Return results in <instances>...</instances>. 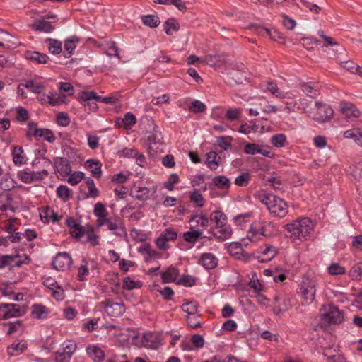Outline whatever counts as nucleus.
I'll list each match as a JSON object with an SVG mask.
<instances>
[{
    "label": "nucleus",
    "mask_w": 362,
    "mask_h": 362,
    "mask_svg": "<svg viewBox=\"0 0 362 362\" xmlns=\"http://www.w3.org/2000/svg\"><path fill=\"white\" fill-rule=\"evenodd\" d=\"M290 238L301 239L306 238L313 230L314 226L309 218H303L288 223L284 226Z\"/></svg>",
    "instance_id": "7ed1b4c3"
},
{
    "label": "nucleus",
    "mask_w": 362,
    "mask_h": 362,
    "mask_svg": "<svg viewBox=\"0 0 362 362\" xmlns=\"http://www.w3.org/2000/svg\"><path fill=\"white\" fill-rule=\"evenodd\" d=\"M32 28L37 31L50 32L54 29L52 23L45 19L35 21Z\"/></svg>",
    "instance_id": "f704fd0d"
},
{
    "label": "nucleus",
    "mask_w": 362,
    "mask_h": 362,
    "mask_svg": "<svg viewBox=\"0 0 362 362\" xmlns=\"http://www.w3.org/2000/svg\"><path fill=\"white\" fill-rule=\"evenodd\" d=\"M88 262L86 260H83V264L78 268V279L80 281H83V280L86 279V276L89 274V269H88Z\"/></svg>",
    "instance_id": "69168bd1"
},
{
    "label": "nucleus",
    "mask_w": 362,
    "mask_h": 362,
    "mask_svg": "<svg viewBox=\"0 0 362 362\" xmlns=\"http://www.w3.org/2000/svg\"><path fill=\"white\" fill-rule=\"evenodd\" d=\"M189 222H195L196 225L194 226V227L200 226L202 228H206L209 226V218L202 214L194 215L190 218Z\"/></svg>",
    "instance_id": "a18cd8bd"
},
{
    "label": "nucleus",
    "mask_w": 362,
    "mask_h": 362,
    "mask_svg": "<svg viewBox=\"0 0 362 362\" xmlns=\"http://www.w3.org/2000/svg\"><path fill=\"white\" fill-rule=\"evenodd\" d=\"M317 279L314 276L305 275L303 277L301 284L298 293L303 300L302 305H310L315 300L316 293Z\"/></svg>",
    "instance_id": "20e7f679"
},
{
    "label": "nucleus",
    "mask_w": 362,
    "mask_h": 362,
    "mask_svg": "<svg viewBox=\"0 0 362 362\" xmlns=\"http://www.w3.org/2000/svg\"><path fill=\"white\" fill-rule=\"evenodd\" d=\"M105 224H107L108 230L117 236H122L126 234L124 223L119 218H115L114 221H111L108 218Z\"/></svg>",
    "instance_id": "f3484780"
},
{
    "label": "nucleus",
    "mask_w": 362,
    "mask_h": 362,
    "mask_svg": "<svg viewBox=\"0 0 362 362\" xmlns=\"http://www.w3.org/2000/svg\"><path fill=\"white\" fill-rule=\"evenodd\" d=\"M40 217L42 220L45 219L44 221L47 223L49 222V221L56 222L61 218V216L49 207H47L43 210L42 213L40 214Z\"/></svg>",
    "instance_id": "c9c22d12"
},
{
    "label": "nucleus",
    "mask_w": 362,
    "mask_h": 362,
    "mask_svg": "<svg viewBox=\"0 0 362 362\" xmlns=\"http://www.w3.org/2000/svg\"><path fill=\"white\" fill-rule=\"evenodd\" d=\"M20 256L16 255H0V269L4 268L7 266L20 267L23 263L28 264L30 259L28 256L25 255L24 260H20Z\"/></svg>",
    "instance_id": "0eeeda50"
},
{
    "label": "nucleus",
    "mask_w": 362,
    "mask_h": 362,
    "mask_svg": "<svg viewBox=\"0 0 362 362\" xmlns=\"http://www.w3.org/2000/svg\"><path fill=\"white\" fill-rule=\"evenodd\" d=\"M251 179V175L248 172H243L235 179L234 183L238 187H246Z\"/></svg>",
    "instance_id": "c03bdc74"
},
{
    "label": "nucleus",
    "mask_w": 362,
    "mask_h": 362,
    "mask_svg": "<svg viewBox=\"0 0 362 362\" xmlns=\"http://www.w3.org/2000/svg\"><path fill=\"white\" fill-rule=\"evenodd\" d=\"M217 257L211 252H205L201 255L199 259V264L206 269H213L218 265Z\"/></svg>",
    "instance_id": "dca6fc26"
},
{
    "label": "nucleus",
    "mask_w": 362,
    "mask_h": 362,
    "mask_svg": "<svg viewBox=\"0 0 362 362\" xmlns=\"http://www.w3.org/2000/svg\"><path fill=\"white\" fill-rule=\"evenodd\" d=\"M130 195L136 200L146 201L150 196V189L146 187H138L131 192Z\"/></svg>",
    "instance_id": "c756f323"
},
{
    "label": "nucleus",
    "mask_w": 362,
    "mask_h": 362,
    "mask_svg": "<svg viewBox=\"0 0 362 362\" xmlns=\"http://www.w3.org/2000/svg\"><path fill=\"white\" fill-rule=\"evenodd\" d=\"M198 304L194 301L187 302L182 305V310L188 315L194 316V318L199 317L198 315H196L198 312Z\"/></svg>",
    "instance_id": "ea45409f"
},
{
    "label": "nucleus",
    "mask_w": 362,
    "mask_h": 362,
    "mask_svg": "<svg viewBox=\"0 0 362 362\" xmlns=\"http://www.w3.org/2000/svg\"><path fill=\"white\" fill-rule=\"evenodd\" d=\"M226 63L227 59L224 54L209 55L206 57V64L211 66L219 68Z\"/></svg>",
    "instance_id": "cd10ccee"
},
{
    "label": "nucleus",
    "mask_w": 362,
    "mask_h": 362,
    "mask_svg": "<svg viewBox=\"0 0 362 362\" xmlns=\"http://www.w3.org/2000/svg\"><path fill=\"white\" fill-rule=\"evenodd\" d=\"M261 252L267 256V259L270 260L277 255L278 251L275 247L271 245H265L261 247Z\"/></svg>",
    "instance_id": "49530a36"
},
{
    "label": "nucleus",
    "mask_w": 362,
    "mask_h": 362,
    "mask_svg": "<svg viewBox=\"0 0 362 362\" xmlns=\"http://www.w3.org/2000/svg\"><path fill=\"white\" fill-rule=\"evenodd\" d=\"M48 313L49 310L45 305L36 304L32 306L31 315L34 318H45L47 317Z\"/></svg>",
    "instance_id": "2f4dec72"
},
{
    "label": "nucleus",
    "mask_w": 362,
    "mask_h": 362,
    "mask_svg": "<svg viewBox=\"0 0 362 362\" xmlns=\"http://www.w3.org/2000/svg\"><path fill=\"white\" fill-rule=\"evenodd\" d=\"M71 264L72 259L66 252L57 254L52 262L54 268L59 271H65L68 269Z\"/></svg>",
    "instance_id": "9d476101"
},
{
    "label": "nucleus",
    "mask_w": 362,
    "mask_h": 362,
    "mask_svg": "<svg viewBox=\"0 0 362 362\" xmlns=\"http://www.w3.org/2000/svg\"><path fill=\"white\" fill-rule=\"evenodd\" d=\"M52 106L58 105L62 103H67V95L63 93V92H60L59 93H53V99H52Z\"/></svg>",
    "instance_id": "052dcab7"
},
{
    "label": "nucleus",
    "mask_w": 362,
    "mask_h": 362,
    "mask_svg": "<svg viewBox=\"0 0 362 362\" xmlns=\"http://www.w3.org/2000/svg\"><path fill=\"white\" fill-rule=\"evenodd\" d=\"M23 86L34 93H41L45 88V86L42 83H35L33 80L25 81Z\"/></svg>",
    "instance_id": "37998d69"
},
{
    "label": "nucleus",
    "mask_w": 362,
    "mask_h": 362,
    "mask_svg": "<svg viewBox=\"0 0 362 362\" xmlns=\"http://www.w3.org/2000/svg\"><path fill=\"white\" fill-rule=\"evenodd\" d=\"M179 276V270L173 267H169L161 275L162 282L167 284L174 282Z\"/></svg>",
    "instance_id": "a878e982"
},
{
    "label": "nucleus",
    "mask_w": 362,
    "mask_h": 362,
    "mask_svg": "<svg viewBox=\"0 0 362 362\" xmlns=\"http://www.w3.org/2000/svg\"><path fill=\"white\" fill-rule=\"evenodd\" d=\"M301 43L304 48L311 50L314 49L315 45H320V41L313 37H303Z\"/></svg>",
    "instance_id": "3c124183"
},
{
    "label": "nucleus",
    "mask_w": 362,
    "mask_h": 362,
    "mask_svg": "<svg viewBox=\"0 0 362 362\" xmlns=\"http://www.w3.org/2000/svg\"><path fill=\"white\" fill-rule=\"evenodd\" d=\"M5 320L12 317H18L25 313V309L21 308L16 304H7Z\"/></svg>",
    "instance_id": "393cba45"
},
{
    "label": "nucleus",
    "mask_w": 362,
    "mask_h": 362,
    "mask_svg": "<svg viewBox=\"0 0 362 362\" xmlns=\"http://www.w3.org/2000/svg\"><path fill=\"white\" fill-rule=\"evenodd\" d=\"M76 345L74 343H69L65 346L59 349L55 353V361L56 362H66L69 361L72 354L75 351Z\"/></svg>",
    "instance_id": "ddd939ff"
},
{
    "label": "nucleus",
    "mask_w": 362,
    "mask_h": 362,
    "mask_svg": "<svg viewBox=\"0 0 362 362\" xmlns=\"http://www.w3.org/2000/svg\"><path fill=\"white\" fill-rule=\"evenodd\" d=\"M13 161L15 165H21L26 163L28 158L23 148L20 146H13L12 149Z\"/></svg>",
    "instance_id": "5701e85b"
},
{
    "label": "nucleus",
    "mask_w": 362,
    "mask_h": 362,
    "mask_svg": "<svg viewBox=\"0 0 362 362\" xmlns=\"http://www.w3.org/2000/svg\"><path fill=\"white\" fill-rule=\"evenodd\" d=\"M242 110L240 108L228 109L226 114V118L229 121L238 120L241 115Z\"/></svg>",
    "instance_id": "13d9d810"
},
{
    "label": "nucleus",
    "mask_w": 362,
    "mask_h": 362,
    "mask_svg": "<svg viewBox=\"0 0 362 362\" xmlns=\"http://www.w3.org/2000/svg\"><path fill=\"white\" fill-rule=\"evenodd\" d=\"M141 20L145 25L151 28H156L160 23L159 18L154 15L144 16H142Z\"/></svg>",
    "instance_id": "79ce46f5"
},
{
    "label": "nucleus",
    "mask_w": 362,
    "mask_h": 362,
    "mask_svg": "<svg viewBox=\"0 0 362 362\" xmlns=\"http://www.w3.org/2000/svg\"><path fill=\"white\" fill-rule=\"evenodd\" d=\"M100 305L105 308L107 313L112 317H119L125 311L122 303H113L110 300L101 302Z\"/></svg>",
    "instance_id": "f8f14e48"
},
{
    "label": "nucleus",
    "mask_w": 362,
    "mask_h": 362,
    "mask_svg": "<svg viewBox=\"0 0 362 362\" xmlns=\"http://www.w3.org/2000/svg\"><path fill=\"white\" fill-rule=\"evenodd\" d=\"M93 214L98 218L96 221V228H100L108 219L107 211L105 205L101 202H97L94 206Z\"/></svg>",
    "instance_id": "2eb2a0df"
},
{
    "label": "nucleus",
    "mask_w": 362,
    "mask_h": 362,
    "mask_svg": "<svg viewBox=\"0 0 362 362\" xmlns=\"http://www.w3.org/2000/svg\"><path fill=\"white\" fill-rule=\"evenodd\" d=\"M14 37L10 33L0 30V47L5 49H12L16 45Z\"/></svg>",
    "instance_id": "412c9836"
},
{
    "label": "nucleus",
    "mask_w": 362,
    "mask_h": 362,
    "mask_svg": "<svg viewBox=\"0 0 362 362\" xmlns=\"http://www.w3.org/2000/svg\"><path fill=\"white\" fill-rule=\"evenodd\" d=\"M209 233H211L218 241H224L231 237L233 231L231 227L226 223L218 226H215L214 228H211Z\"/></svg>",
    "instance_id": "6e6552de"
},
{
    "label": "nucleus",
    "mask_w": 362,
    "mask_h": 362,
    "mask_svg": "<svg viewBox=\"0 0 362 362\" xmlns=\"http://www.w3.org/2000/svg\"><path fill=\"white\" fill-rule=\"evenodd\" d=\"M45 43L49 52L54 54H59L62 51V42L57 40L47 38Z\"/></svg>",
    "instance_id": "4c0bfd02"
},
{
    "label": "nucleus",
    "mask_w": 362,
    "mask_h": 362,
    "mask_svg": "<svg viewBox=\"0 0 362 362\" xmlns=\"http://www.w3.org/2000/svg\"><path fill=\"white\" fill-rule=\"evenodd\" d=\"M25 59L30 60L36 64H46L49 59L47 54L36 51H27L25 53Z\"/></svg>",
    "instance_id": "4be33fe9"
},
{
    "label": "nucleus",
    "mask_w": 362,
    "mask_h": 362,
    "mask_svg": "<svg viewBox=\"0 0 362 362\" xmlns=\"http://www.w3.org/2000/svg\"><path fill=\"white\" fill-rule=\"evenodd\" d=\"M57 193L59 197L64 201H67L71 196V191L69 188L66 185H60L57 189Z\"/></svg>",
    "instance_id": "603ef678"
},
{
    "label": "nucleus",
    "mask_w": 362,
    "mask_h": 362,
    "mask_svg": "<svg viewBox=\"0 0 362 362\" xmlns=\"http://www.w3.org/2000/svg\"><path fill=\"white\" fill-rule=\"evenodd\" d=\"M141 341L146 348L156 349L159 346L157 337L152 333L144 334Z\"/></svg>",
    "instance_id": "b1692460"
},
{
    "label": "nucleus",
    "mask_w": 362,
    "mask_h": 362,
    "mask_svg": "<svg viewBox=\"0 0 362 362\" xmlns=\"http://www.w3.org/2000/svg\"><path fill=\"white\" fill-rule=\"evenodd\" d=\"M189 110L194 113L203 112L206 110V105L199 100H194L189 107Z\"/></svg>",
    "instance_id": "0e129e2a"
},
{
    "label": "nucleus",
    "mask_w": 362,
    "mask_h": 362,
    "mask_svg": "<svg viewBox=\"0 0 362 362\" xmlns=\"http://www.w3.org/2000/svg\"><path fill=\"white\" fill-rule=\"evenodd\" d=\"M286 136L283 134H275L271 138V143L275 147H282L286 142Z\"/></svg>",
    "instance_id": "680f3d73"
},
{
    "label": "nucleus",
    "mask_w": 362,
    "mask_h": 362,
    "mask_svg": "<svg viewBox=\"0 0 362 362\" xmlns=\"http://www.w3.org/2000/svg\"><path fill=\"white\" fill-rule=\"evenodd\" d=\"M180 25L173 18L168 19L165 22L164 30L167 35H172V31H178Z\"/></svg>",
    "instance_id": "de8ad7c7"
},
{
    "label": "nucleus",
    "mask_w": 362,
    "mask_h": 362,
    "mask_svg": "<svg viewBox=\"0 0 362 362\" xmlns=\"http://www.w3.org/2000/svg\"><path fill=\"white\" fill-rule=\"evenodd\" d=\"M123 288L127 290H132L135 288H140L141 286V284L140 281H134L130 279V277L127 276L123 280Z\"/></svg>",
    "instance_id": "e2e57ef3"
},
{
    "label": "nucleus",
    "mask_w": 362,
    "mask_h": 362,
    "mask_svg": "<svg viewBox=\"0 0 362 362\" xmlns=\"http://www.w3.org/2000/svg\"><path fill=\"white\" fill-rule=\"evenodd\" d=\"M26 348V343L23 341L17 343L14 342L8 347L7 352L11 356H18L22 354Z\"/></svg>",
    "instance_id": "7c9ffc66"
},
{
    "label": "nucleus",
    "mask_w": 362,
    "mask_h": 362,
    "mask_svg": "<svg viewBox=\"0 0 362 362\" xmlns=\"http://www.w3.org/2000/svg\"><path fill=\"white\" fill-rule=\"evenodd\" d=\"M54 166L61 175H69L71 171L69 161L62 158L54 159Z\"/></svg>",
    "instance_id": "bb28decb"
},
{
    "label": "nucleus",
    "mask_w": 362,
    "mask_h": 362,
    "mask_svg": "<svg viewBox=\"0 0 362 362\" xmlns=\"http://www.w3.org/2000/svg\"><path fill=\"white\" fill-rule=\"evenodd\" d=\"M114 325H108L103 314L94 312V317L92 319V331L95 329H104L106 333L110 329H115Z\"/></svg>",
    "instance_id": "1a4fd4ad"
},
{
    "label": "nucleus",
    "mask_w": 362,
    "mask_h": 362,
    "mask_svg": "<svg viewBox=\"0 0 362 362\" xmlns=\"http://www.w3.org/2000/svg\"><path fill=\"white\" fill-rule=\"evenodd\" d=\"M148 141L151 145L162 144L163 136L161 133L158 130L154 129L152 134L148 136Z\"/></svg>",
    "instance_id": "bf43d9fd"
},
{
    "label": "nucleus",
    "mask_w": 362,
    "mask_h": 362,
    "mask_svg": "<svg viewBox=\"0 0 362 362\" xmlns=\"http://www.w3.org/2000/svg\"><path fill=\"white\" fill-rule=\"evenodd\" d=\"M45 174V175H47L48 173L47 170H43L42 172H28L25 170H22L18 172V177L19 179L25 182V183H30L34 180H40L42 178L41 174Z\"/></svg>",
    "instance_id": "6ab92c4d"
},
{
    "label": "nucleus",
    "mask_w": 362,
    "mask_h": 362,
    "mask_svg": "<svg viewBox=\"0 0 362 362\" xmlns=\"http://www.w3.org/2000/svg\"><path fill=\"white\" fill-rule=\"evenodd\" d=\"M228 250L231 255L240 258L239 255L242 253L243 248L240 243H231L228 247Z\"/></svg>",
    "instance_id": "6e6d98bb"
},
{
    "label": "nucleus",
    "mask_w": 362,
    "mask_h": 362,
    "mask_svg": "<svg viewBox=\"0 0 362 362\" xmlns=\"http://www.w3.org/2000/svg\"><path fill=\"white\" fill-rule=\"evenodd\" d=\"M180 181L179 176L176 173H172L168 180L164 182V187L168 191H173L175 188L174 185L178 183Z\"/></svg>",
    "instance_id": "5fc2aeb1"
},
{
    "label": "nucleus",
    "mask_w": 362,
    "mask_h": 362,
    "mask_svg": "<svg viewBox=\"0 0 362 362\" xmlns=\"http://www.w3.org/2000/svg\"><path fill=\"white\" fill-rule=\"evenodd\" d=\"M340 107L342 114L346 115L347 117H353L357 118L361 115L360 111L356 107V106L349 102H341Z\"/></svg>",
    "instance_id": "aec40b11"
},
{
    "label": "nucleus",
    "mask_w": 362,
    "mask_h": 362,
    "mask_svg": "<svg viewBox=\"0 0 362 362\" xmlns=\"http://www.w3.org/2000/svg\"><path fill=\"white\" fill-rule=\"evenodd\" d=\"M255 197L267 206L269 212L274 216L282 218L287 214L288 206L283 199L264 191L258 192Z\"/></svg>",
    "instance_id": "f03ea898"
},
{
    "label": "nucleus",
    "mask_w": 362,
    "mask_h": 362,
    "mask_svg": "<svg viewBox=\"0 0 362 362\" xmlns=\"http://www.w3.org/2000/svg\"><path fill=\"white\" fill-rule=\"evenodd\" d=\"M37 100L42 105H51L53 99V93L50 94H45L44 93H37Z\"/></svg>",
    "instance_id": "774afa93"
},
{
    "label": "nucleus",
    "mask_w": 362,
    "mask_h": 362,
    "mask_svg": "<svg viewBox=\"0 0 362 362\" xmlns=\"http://www.w3.org/2000/svg\"><path fill=\"white\" fill-rule=\"evenodd\" d=\"M139 252L144 256V260L146 262L157 259L161 257V254L155 250H152L149 244L142 245L139 249Z\"/></svg>",
    "instance_id": "a211bd4d"
},
{
    "label": "nucleus",
    "mask_w": 362,
    "mask_h": 362,
    "mask_svg": "<svg viewBox=\"0 0 362 362\" xmlns=\"http://www.w3.org/2000/svg\"><path fill=\"white\" fill-rule=\"evenodd\" d=\"M102 163L99 160L92 159V177L100 178L102 176Z\"/></svg>",
    "instance_id": "338daca9"
},
{
    "label": "nucleus",
    "mask_w": 362,
    "mask_h": 362,
    "mask_svg": "<svg viewBox=\"0 0 362 362\" xmlns=\"http://www.w3.org/2000/svg\"><path fill=\"white\" fill-rule=\"evenodd\" d=\"M105 353L99 347L92 346V360L94 362H100L104 360Z\"/></svg>",
    "instance_id": "4d7b16f0"
},
{
    "label": "nucleus",
    "mask_w": 362,
    "mask_h": 362,
    "mask_svg": "<svg viewBox=\"0 0 362 362\" xmlns=\"http://www.w3.org/2000/svg\"><path fill=\"white\" fill-rule=\"evenodd\" d=\"M272 226V223L269 222H256L254 223L249 230V234L247 235V238L250 241H255L256 239L255 235H261L263 236L268 237L271 235L270 233H268L267 229L269 227Z\"/></svg>",
    "instance_id": "423d86ee"
},
{
    "label": "nucleus",
    "mask_w": 362,
    "mask_h": 362,
    "mask_svg": "<svg viewBox=\"0 0 362 362\" xmlns=\"http://www.w3.org/2000/svg\"><path fill=\"white\" fill-rule=\"evenodd\" d=\"M33 136L43 138L45 140L52 142L55 139L54 134L49 129L35 128Z\"/></svg>",
    "instance_id": "473e14b6"
},
{
    "label": "nucleus",
    "mask_w": 362,
    "mask_h": 362,
    "mask_svg": "<svg viewBox=\"0 0 362 362\" xmlns=\"http://www.w3.org/2000/svg\"><path fill=\"white\" fill-rule=\"evenodd\" d=\"M213 184L218 189H229L231 185L230 180L225 175L216 176L212 179Z\"/></svg>",
    "instance_id": "e433bc0d"
},
{
    "label": "nucleus",
    "mask_w": 362,
    "mask_h": 362,
    "mask_svg": "<svg viewBox=\"0 0 362 362\" xmlns=\"http://www.w3.org/2000/svg\"><path fill=\"white\" fill-rule=\"evenodd\" d=\"M217 153L214 151H210L207 153L206 164L208 167L214 170L218 166V161L216 160Z\"/></svg>",
    "instance_id": "8fccbe9b"
},
{
    "label": "nucleus",
    "mask_w": 362,
    "mask_h": 362,
    "mask_svg": "<svg viewBox=\"0 0 362 362\" xmlns=\"http://www.w3.org/2000/svg\"><path fill=\"white\" fill-rule=\"evenodd\" d=\"M322 325L325 326L340 324L344 320V314L333 305H323L320 310Z\"/></svg>",
    "instance_id": "39448f33"
},
{
    "label": "nucleus",
    "mask_w": 362,
    "mask_h": 362,
    "mask_svg": "<svg viewBox=\"0 0 362 362\" xmlns=\"http://www.w3.org/2000/svg\"><path fill=\"white\" fill-rule=\"evenodd\" d=\"M300 104L307 115L319 123L327 122L333 117L332 108L321 101H308L303 98L300 100Z\"/></svg>",
    "instance_id": "f257e3e1"
},
{
    "label": "nucleus",
    "mask_w": 362,
    "mask_h": 362,
    "mask_svg": "<svg viewBox=\"0 0 362 362\" xmlns=\"http://www.w3.org/2000/svg\"><path fill=\"white\" fill-rule=\"evenodd\" d=\"M202 232L198 230H192L184 233L183 238L186 242L195 243L199 238H202Z\"/></svg>",
    "instance_id": "a19ab883"
},
{
    "label": "nucleus",
    "mask_w": 362,
    "mask_h": 362,
    "mask_svg": "<svg viewBox=\"0 0 362 362\" xmlns=\"http://www.w3.org/2000/svg\"><path fill=\"white\" fill-rule=\"evenodd\" d=\"M15 212V208L10 205L2 204L0 206V222L3 223L8 218H12Z\"/></svg>",
    "instance_id": "72a5a7b5"
},
{
    "label": "nucleus",
    "mask_w": 362,
    "mask_h": 362,
    "mask_svg": "<svg viewBox=\"0 0 362 362\" xmlns=\"http://www.w3.org/2000/svg\"><path fill=\"white\" fill-rule=\"evenodd\" d=\"M2 224H4V229L8 233H12L16 230V226L19 224L18 219L16 218H10L6 220Z\"/></svg>",
    "instance_id": "09e8293b"
},
{
    "label": "nucleus",
    "mask_w": 362,
    "mask_h": 362,
    "mask_svg": "<svg viewBox=\"0 0 362 362\" xmlns=\"http://www.w3.org/2000/svg\"><path fill=\"white\" fill-rule=\"evenodd\" d=\"M66 224L69 228V233L72 237L79 239L81 237L86 235L87 239L88 240H90V232L83 230L73 218H68L66 219Z\"/></svg>",
    "instance_id": "9b49d317"
},
{
    "label": "nucleus",
    "mask_w": 362,
    "mask_h": 362,
    "mask_svg": "<svg viewBox=\"0 0 362 362\" xmlns=\"http://www.w3.org/2000/svg\"><path fill=\"white\" fill-rule=\"evenodd\" d=\"M189 199L190 201L194 203L198 207H202L204 206V197L197 190H194L190 193Z\"/></svg>",
    "instance_id": "864d4df0"
},
{
    "label": "nucleus",
    "mask_w": 362,
    "mask_h": 362,
    "mask_svg": "<svg viewBox=\"0 0 362 362\" xmlns=\"http://www.w3.org/2000/svg\"><path fill=\"white\" fill-rule=\"evenodd\" d=\"M226 216L223 212L216 210L211 213L209 221L214 222L216 223L215 226H218L226 223Z\"/></svg>",
    "instance_id": "58836bf2"
},
{
    "label": "nucleus",
    "mask_w": 362,
    "mask_h": 362,
    "mask_svg": "<svg viewBox=\"0 0 362 362\" xmlns=\"http://www.w3.org/2000/svg\"><path fill=\"white\" fill-rule=\"evenodd\" d=\"M257 32L259 34V35H264V33H266L268 36H269V37L274 40V41H277L279 42V43H281V42L280 41V40H284V35L280 33L279 31H277L276 30H269V29H267V28H263L260 25L257 26Z\"/></svg>",
    "instance_id": "c85d7f7f"
},
{
    "label": "nucleus",
    "mask_w": 362,
    "mask_h": 362,
    "mask_svg": "<svg viewBox=\"0 0 362 362\" xmlns=\"http://www.w3.org/2000/svg\"><path fill=\"white\" fill-rule=\"evenodd\" d=\"M244 152L251 155L259 153L267 157L271 156V148L269 146H259L255 143L247 144L244 147Z\"/></svg>",
    "instance_id": "4468645a"
}]
</instances>
